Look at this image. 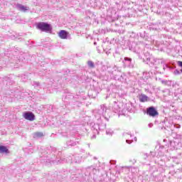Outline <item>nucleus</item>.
Masks as SVG:
<instances>
[{"mask_svg":"<svg viewBox=\"0 0 182 182\" xmlns=\"http://www.w3.org/2000/svg\"><path fill=\"white\" fill-rule=\"evenodd\" d=\"M94 45H96V43H94Z\"/></svg>","mask_w":182,"mask_h":182,"instance_id":"obj_28","label":"nucleus"},{"mask_svg":"<svg viewBox=\"0 0 182 182\" xmlns=\"http://www.w3.org/2000/svg\"><path fill=\"white\" fill-rule=\"evenodd\" d=\"M36 28L41 32H52V26L48 23L38 22L36 23Z\"/></svg>","mask_w":182,"mask_h":182,"instance_id":"obj_1","label":"nucleus"},{"mask_svg":"<svg viewBox=\"0 0 182 182\" xmlns=\"http://www.w3.org/2000/svg\"><path fill=\"white\" fill-rule=\"evenodd\" d=\"M178 66H180L181 68H182V61H178ZM181 73H182V68H181Z\"/></svg>","mask_w":182,"mask_h":182,"instance_id":"obj_18","label":"nucleus"},{"mask_svg":"<svg viewBox=\"0 0 182 182\" xmlns=\"http://www.w3.org/2000/svg\"><path fill=\"white\" fill-rule=\"evenodd\" d=\"M16 8L18 11H21V12H26V11H29V7L25 6L21 4H17Z\"/></svg>","mask_w":182,"mask_h":182,"instance_id":"obj_5","label":"nucleus"},{"mask_svg":"<svg viewBox=\"0 0 182 182\" xmlns=\"http://www.w3.org/2000/svg\"><path fill=\"white\" fill-rule=\"evenodd\" d=\"M154 65V62H153V58H147V64L148 65Z\"/></svg>","mask_w":182,"mask_h":182,"instance_id":"obj_12","label":"nucleus"},{"mask_svg":"<svg viewBox=\"0 0 182 182\" xmlns=\"http://www.w3.org/2000/svg\"><path fill=\"white\" fill-rule=\"evenodd\" d=\"M23 117L26 120H29L30 122H33V120H35V114L31 112H24Z\"/></svg>","mask_w":182,"mask_h":182,"instance_id":"obj_3","label":"nucleus"},{"mask_svg":"<svg viewBox=\"0 0 182 182\" xmlns=\"http://www.w3.org/2000/svg\"><path fill=\"white\" fill-rule=\"evenodd\" d=\"M72 160L74 161V163H80V158L79 156H75L72 159Z\"/></svg>","mask_w":182,"mask_h":182,"instance_id":"obj_11","label":"nucleus"},{"mask_svg":"<svg viewBox=\"0 0 182 182\" xmlns=\"http://www.w3.org/2000/svg\"><path fill=\"white\" fill-rule=\"evenodd\" d=\"M173 73H174L175 75H180V73H181V71H180V70H175L173 71Z\"/></svg>","mask_w":182,"mask_h":182,"instance_id":"obj_15","label":"nucleus"},{"mask_svg":"<svg viewBox=\"0 0 182 182\" xmlns=\"http://www.w3.org/2000/svg\"><path fill=\"white\" fill-rule=\"evenodd\" d=\"M126 142L128 144H132V143H133V140H129V139H127L126 140Z\"/></svg>","mask_w":182,"mask_h":182,"instance_id":"obj_17","label":"nucleus"},{"mask_svg":"<svg viewBox=\"0 0 182 182\" xmlns=\"http://www.w3.org/2000/svg\"><path fill=\"white\" fill-rule=\"evenodd\" d=\"M147 100H149V97L144 94H141L139 96V101L144 103V102H147Z\"/></svg>","mask_w":182,"mask_h":182,"instance_id":"obj_8","label":"nucleus"},{"mask_svg":"<svg viewBox=\"0 0 182 182\" xmlns=\"http://www.w3.org/2000/svg\"><path fill=\"white\" fill-rule=\"evenodd\" d=\"M149 127H153V124L152 123L149 124Z\"/></svg>","mask_w":182,"mask_h":182,"instance_id":"obj_22","label":"nucleus"},{"mask_svg":"<svg viewBox=\"0 0 182 182\" xmlns=\"http://www.w3.org/2000/svg\"><path fill=\"white\" fill-rule=\"evenodd\" d=\"M40 137H43V132H36L33 134V139H40Z\"/></svg>","mask_w":182,"mask_h":182,"instance_id":"obj_9","label":"nucleus"},{"mask_svg":"<svg viewBox=\"0 0 182 182\" xmlns=\"http://www.w3.org/2000/svg\"><path fill=\"white\" fill-rule=\"evenodd\" d=\"M177 129H180V125H178V127H176Z\"/></svg>","mask_w":182,"mask_h":182,"instance_id":"obj_27","label":"nucleus"},{"mask_svg":"<svg viewBox=\"0 0 182 182\" xmlns=\"http://www.w3.org/2000/svg\"><path fill=\"white\" fill-rule=\"evenodd\" d=\"M33 86L39 87V86H41V84H40L39 82H38L33 81Z\"/></svg>","mask_w":182,"mask_h":182,"instance_id":"obj_14","label":"nucleus"},{"mask_svg":"<svg viewBox=\"0 0 182 182\" xmlns=\"http://www.w3.org/2000/svg\"><path fill=\"white\" fill-rule=\"evenodd\" d=\"M88 66H90V68H92V61H88Z\"/></svg>","mask_w":182,"mask_h":182,"instance_id":"obj_21","label":"nucleus"},{"mask_svg":"<svg viewBox=\"0 0 182 182\" xmlns=\"http://www.w3.org/2000/svg\"><path fill=\"white\" fill-rule=\"evenodd\" d=\"M68 35H69V33L65 30H61L58 33V36L60 39H68Z\"/></svg>","mask_w":182,"mask_h":182,"instance_id":"obj_6","label":"nucleus"},{"mask_svg":"<svg viewBox=\"0 0 182 182\" xmlns=\"http://www.w3.org/2000/svg\"><path fill=\"white\" fill-rule=\"evenodd\" d=\"M95 66V65L93 64V63H92V68H93Z\"/></svg>","mask_w":182,"mask_h":182,"instance_id":"obj_26","label":"nucleus"},{"mask_svg":"<svg viewBox=\"0 0 182 182\" xmlns=\"http://www.w3.org/2000/svg\"><path fill=\"white\" fill-rule=\"evenodd\" d=\"M9 149L4 145L0 146V154H9Z\"/></svg>","mask_w":182,"mask_h":182,"instance_id":"obj_7","label":"nucleus"},{"mask_svg":"<svg viewBox=\"0 0 182 182\" xmlns=\"http://www.w3.org/2000/svg\"><path fill=\"white\" fill-rule=\"evenodd\" d=\"M92 139H96V135L94 134V135L92 136Z\"/></svg>","mask_w":182,"mask_h":182,"instance_id":"obj_23","label":"nucleus"},{"mask_svg":"<svg viewBox=\"0 0 182 182\" xmlns=\"http://www.w3.org/2000/svg\"><path fill=\"white\" fill-rule=\"evenodd\" d=\"M146 114H149L151 117H156V116H159V112L156 110L154 107H149L146 109Z\"/></svg>","mask_w":182,"mask_h":182,"instance_id":"obj_2","label":"nucleus"},{"mask_svg":"<svg viewBox=\"0 0 182 182\" xmlns=\"http://www.w3.org/2000/svg\"><path fill=\"white\" fill-rule=\"evenodd\" d=\"M92 132H93V133H95V134H99V131H97V129H92Z\"/></svg>","mask_w":182,"mask_h":182,"instance_id":"obj_20","label":"nucleus"},{"mask_svg":"<svg viewBox=\"0 0 182 182\" xmlns=\"http://www.w3.org/2000/svg\"><path fill=\"white\" fill-rule=\"evenodd\" d=\"M124 64L127 68H129L130 69H132V68H134V65L132 63V58L125 57L124 60Z\"/></svg>","mask_w":182,"mask_h":182,"instance_id":"obj_4","label":"nucleus"},{"mask_svg":"<svg viewBox=\"0 0 182 182\" xmlns=\"http://www.w3.org/2000/svg\"><path fill=\"white\" fill-rule=\"evenodd\" d=\"M127 136H130V137H132V134H129L128 133L124 134V136L126 137V139H129V137H127Z\"/></svg>","mask_w":182,"mask_h":182,"instance_id":"obj_16","label":"nucleus"},{"mask_svg":"<svg viewBox=\"0 0 182 182\" xmlns=\"http://www.w3.org/2000/svg\"><path fill=\"white\" fill-rule=\"evenodd\" d=\"M134 140H135V141H137V138L135 137V138H134Z\"/></svg>","mask_w":182,"mask_h":182,"instance_id":"obj_25","label":"nucleus"},{"mask_svg":"<svg viewBox=\"0 0 182 182\" xmlns=\"http://www.w3.org/2000/svg\"><path fill=\"white\" fill-rule=\"evenodd\" d=\"M162 83H167V81H162Z\"/></svg>","mask_w":182,"mask_h":182,"instance_id":"obj_24","label":"nucleus"},{"mask_svg":"<svg viewBox=\"0 0 182 182\" xmlns=\"http://www.w3.org/2000/svg\"><path fill=\"white\" fill-rule=\"evenodd\" d=\"M117 103V102L116 101L114 102V107H115L116 110L117 111V110H119V107H116Z\"/></svg>","mask_w":182,"mask_h":182,"instance_id":"obj_19","label":"nucleus"},{"mask_svg":"<svg viewBox=\"0 0 182 182\" xmlns=\"http://www.w3.org/2000/svg\"><path fill=\"white\" fill-rule=\"evenodd\" d=\"M101 109L102 110V114H106V112H107V107H106L105 105H101Z\"/></svg>","mask_w":182,"mask_h":182,"instance_id":"obj_10","label":"nucleus"},{"mask_svg":"<svg viewBox=\"0 0 182 182\" xmlns=\"http://www.w3.org/2000/svg\"><path fill=\"white\" fill-rule=\"evenodd\" d=\"M106 134L109 135V136H112V134H113V131L110 130V129H108L106 131Z\"/></svg>","mask_w":182,"mask_h":182,"instance_id":"obj_13","label":"nucleus"}]
</instances>
